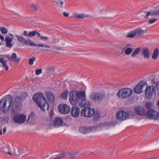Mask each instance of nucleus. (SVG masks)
<instances>
[{"mask_svg":"<svg viewBox=\"0 0 159 159\" xmlns=\"http://www.w3.org/2000/svg\"><path fill=\"white\" fill-rule=\"evenodd\" d=\"M147 85L148 84L145 81H140L134 88V92L138 94H140L143 92V87Z\"/></svg>","mask_w":159,"mask_h":159,"instance_id":"obj_9","label":"nucleus"},{"mask_svg":"<svg viewBox=\"0 0 159 159\" xmlns=\"http://www.w3.org/2000/svg\"><path fill=\"white\" fill-rule=\"evenodd\" d=\"M108 125L109 124H107V123H105V126H106V125Z\"/></svg>","mask_w":159,"mask_h":159,"instance_id":"obj_57","label":"nucleus"},{"mask_svg":"<svg viewBox=\"0 0 159 159\" xmlns=\"http://www.w3.org/2000/svg\"><path fill=\"white\" fill-rule=\"evenodd\" d=\"M45 95L50 103L54 102L55 100V97L52 93L50 92H47L45 93Z\"/></svg>","mask_w":159,"mask_h":159,"instance_id":"obj_19","label":"nucleus"},{"mask_svg":"<svg viewBox=\"0 0 159 159\" xmlns=\"http://www.w3.org/2000/svg\"><path fill=\"white\" fill-rule=\"evenodd\" d=\"M0 62L2 64L3 66L5 68L6 70L9 69V67L7 64L6 61L2 57H0Z\"/></svg>","mask_w":159,"mask_h":159,"instance_id":"obj_28","label":"nucleus"},{"mask_svg":"<svg viewBox=\"0 0 159 159\" xmlns=\"http://www.w3.org/2000/svg\"><path fill=\"white\" fill-rule=\"evenodd\" d=\"M157 7L158 8H159V5H158Z\"/></svg>","mask_w":159,"mask_h":159,"instance_id":"obj_58","label":"nucleus"},{"mask_svg":"<svg viewBox=\"0 0 159 159\" xmlns=\"http://www.w3.org/2000/svg\"><path fill=\"white\" fill-rule=\"evenodd\" d=\"M109 126H111V125H109Z\"/></svg>","mask_w":159,"mask_h":159,"instance_id":"obj_60","label":"nucleus"},{"mask_svg":"<svg viewBox=\"0 0 159 159\" xmlns=\"http://www.w3.org/2000/svg\"><path fill=\"white\" fill-rule=\"evenodd\" d=\"M53 122L55 126L58 127L62 125L63 120L62 119L59 117H55L54 118Z\"/></svg>","mask_w":159,"mask_h":159,"instance_id":"obj_20","label":"nucleus"},{"mask_svg":"<svg viewBox=\"0 0 159 159\" xmlns=\"http://www.w3.org/2000/svg\"><path fill=\"white\" fill-rule=\"evenodd\" d=\"M15 152L16 154L14 155V157L15 156H19L20 155L23 154L24 152V151L22 149H19L18 150V151L16 152V150L15 149Z\"/></svg>","mask_w":159,"mask_h":159,"instance_id":"obj_32","label":"nucleus"},{"mask_svg":"<svg viewBox=\"0 0 159 159\" xmlns=\"http://www.w3.org/2000/svg\"><path fill=\"white\" fill-rule=\"evenodd\" d=\"M145 106L146 108L148 109L149 110L150 109V108L152 107V105L150 102H147L145 103Z\"/></svg>","mask_w":159,"mask_h":159,"instance_id":"obj_38","label":"nucleus"},{"mask_svg":"<svg viewBox=\"0 0 159 159\" xmlns=\"http://www.w3.org/2000/svg\"><path fill=\"white\" fill-rule=\"evenodd\" d=\"M63 15L66 17L68 16L69 15V13L66 12H64L63 13Z\"/></svg>","mask_w":159,"mask_h":159,"instance_id":"obj_46","label":"nucleus"},{"mask_svg":"<svg viewBox=\"0 0 159 159\" xmlns=\"http://www.w3.org/2000/svg\"><path fill=\"white\" fill-rule=\"evenodd\" d=\"M52 49H55L57 50H61L62 49V48L61 47H56L53 46L51 48Z\"/></svg>","mask_w":159,"mask_h":159,"instance_id":"obj_45","label":"nucleus"},{"mask_svg":"<svg viewBox=\"0 0 159 159\" xmlns=\"http://www.w3.org/2000/svg\"><path fill=\"white\" fill-rule=\"evenodd\" d=\"M6 131V128L5 127H4L3 129V133L4 134L5 133Z\"/></svg>","mask_w":159,"mask_h":159,"instance_id":"obj_50","label":"nucleus"},{"mask_svg":"<svg viewBox=\"0 0 159 159\" xmlns=\"http://www.w3.org/2000/svg\"><path fill=\"white\" fill-rule=\"evenodd\" d=\"M124 51V53L125 55H128L130 54L132 52L133 49L132 48H127L125 49V50H123L121 52H120L119 51H117L116 52H117V56H120V55L122 54L123 53Z\"/></svg>","mask_w":159,"mask_h":159,"instance_id":"obj_21","label":"nucleus"},{"mask_svg":"<svg viewBox=\"0 0 159 159\" xmlns=\"http://www.w3.org/2000/svg\"><path fill=\"white\" fill-rule=\"evenodd\" d=\"M140 51V48H136L134 51L133 52V53L131 55V57H136V55L138 54L139 52Z\"/></svg>","mask_w":159,"mask_h":159,"instance_id":"obj_31","label":"nucleus"},{"mask_svg":"<svg viewBox=\"0 0 159 159\" xmlns=\"http://www.w3.org/2000/svg\"><path fill=\"white\" fill-rule=\"evenodd\" d=\"M30 7L33 10L35 11L37 9L36 6L34 4L31 5L30 6Z\"/></svg>","mask_w":159,"mask_h":159,"instance_id":"obj_43","label":"nucleus"},{"mask_svg":"<svg viewBox=\"0 0 159 159\" xmlns=\"http://www.w3.org/2000/svg\"><path fill=\"white\" fill-rule=\"evenodd\" d=\"M26 118V116L23 114H16L14 116L13 120L16 123L22 124L25 122Z\"/></svg>","mask_w":159,"mask_h":159,"instance_id":"obj_10","label":"nucleus"},{"mask_svg":"<svg viewBox=\"0 0 159 159\" xmlns=\"http://www.w3.org/2000/svg\"><path fill=\"white\" fill-rule=\"evenodd\" d=\"M129 117L128 114L123 111H119L116 114V117L119 120H123L127 119Z\"/></svg>","mask_w":159,"mask_h":159,"instance_id":"obj_14","label":"nucleus"},{"mask_svg":"<svg viewBox=\"0 0 159 159\" xmlns=\"http://www.w3.org/2000/svg\"><path fill=\"white\" fill-rule=\"evenodd\" d=\"M37 34V36L38 38H40V39L41 38V35L40 33L37 32V34Z\"/></svg>","mask_w":159,"mask_h":159,"instance_id":"obj_49","label":"nucleus"},{"mask_svg":"<svg viewBox=\"0 0 159 159\" xmlns=\"http://www.w3.org/2000/svg\"><path fill=\"white\" fill-rule=\"evenodd\" d=\"M0 30L2 34H6L8 32L7 30L4 27H1Z\"/></svg>","mask_w":159,"mask_h":159,"instance_id":"obj_37","label":"nucleus"},{"mask_svg":"<svg viewBox=\"0 0 159 159\" xmlns=\"http://www.w3.org/2000/svg\"><path fill=\"white\" fill-rule=\"evenodd\" d=\"M23 35L26 36H29V34H28L26 31L25 30L23 32Z\"/></svg>","mask_w":159,"mask_h":159,"instance_id":"obj_47","label":"nucleus"},{"mask_svg":"<svg viewBox=\"0 0 159 159\" xmlns=\"http://www.w3.org/2000/svg\"><path fill=\"white\" fill-rule=\"evenodd\" d=\"M37 34V31H33L30 32L29 33V36L30 37H32L35 36Z\"/></svg>","mask_w":159,"mask_h":159,"instance_id":"obj_40","label":"nucleus"},{"mask_svg":"<svg viewBox=\"0 0 159 159\" xmlns=\"http://www.w3.org/2000/svg\"><path fill=\"white\" fill-rule=\"evenodd\" d=\"M75 156V154L71 153H67L66 152H63L60 155H57L56 157L53 158L54 159H58L60 158H63L64 157H69L70 158H73Z\"/></svg>","mask_w":159,"mask_h":159,"instance_id":"obj_18","label":"nucleus"},{"mask_svg":"<svg viewBox=\"0 0 159 159\" xmlns=\"http://www.w3.org/2000/svg\"><path fill=\"white\" fill-rule=\"evenodd\" d=\"M156 94V89L154 86H147L145 90V96L148 99H151L153 96L155 97Z\"/></svg>","mask_w":159,"mask_h":159,"instance_id":"obj_7","label":"nucleus"},{"mask_svg":"<svg viewBox=\"0 0 159 159\" xmlns=\"http://www.w3.org/2000/svg\"><path fill=\"white\" fill-rule=\"evenodd\" d=\"M15 149H11L8 145L4 144L2 141L0 142V152L5 156L14 157L16 154Z\"/></svg>","mask_w":159,"mask_h":159,"instance_id":"obj_4","label":"nucleus"},{"mask_svg":"<svg viewBox=\"0 0 159 159\" xmlns=\"http://www.w3.org/2000/svg\"><path fill=\"white\" fill-rule=\"evenodd\" d=\"M2 134V130H1L0 131V134Z\"/></svg>","mask_w":159,"mask_h":159,"instance_id":"obj_54","label":"nucleus"},{"mask_svg":"<svg viewBox=\"0 0 159 159\" xmlns=\"http://www.w3.org/2000/svg\"><path fill=\"white\" fill-rule=\"evenodd\" d=\"M157 20V19L156 18L152 19L151 20H150L149 22V23L152 24L154 23L155 22H156Z\"/></svg>","mask_w":159,"mask_h":159,"instance_id":"obj_42","label":"nucleus"},{"mask_svg":"<svg viewBox=\"0 0 159 159\" xmlns=\"http://www.w3.org/2000/svg\"><path fill=\"white\" fill-rule=\"evenodd\" d=\"M150 119L157 120L159 116L158 112L153 109H149L146 113V115Z\"/></svg>","mask_w":159,"mask_h":159,"instance_id":"obj_12","label":"nucleus"},{"mask_svg":"<svg viewBox=\"0 0 159 159\" xmlns=\"http://www.w3.org/2000/svg\"><path fill=\"white\" fill-rule=\"evenodd\" d=\"M97 128L96 126L86 127L84 126L80 127L79 129L80 132L83 134H86L90 132L95 131L97 130Z\"/></svg>","mask_w":159,"mask_h":159,"instance_id":"obj_11","label":"nucleus"},{"mask_svg":"<svg viewBox=\"0 0 159 159\" xmlns=\"http://www.w3.org/2000/svg\"><path fill=\"white\" fill-rule=\"evenodd\" d=\"M7 100L5 98H2L0 102V108L1 111L5 112L6 110Z\"/></svg>","mask_w":159,"mask_h":159,"instance_id":"obj_22","label":"nucleus"},{"mask_svg":"<svg viewBox=\"0 0 159 159\" xmlns=\"http://www.w3.org/2000/svg\"><path fill=\"white\" fill-rule=\"evenodd\" d=\"M158 11H156L154 12H153L152 14L150 12H148L147 13L146 15L144 16V17L145 18H148V16H149L150 15H157V14H158Z\"/></svg>","mask_w":159,"mask_h":159,"instance_id":"obj_36","label":"nucleus"},{"mask_svg":"<svg viewBox=\"0 0 159 159\" xmlns=\"http://www.w3.org/2000/svg\"><path fill=\"white\" fill-rule=\"evenodd\" d=\"M68 93L69 92L67 90L64 91L60 96V98L63 99H67Z\"/></svg>","mask_w":159,"mask_h":159,"instance_id":"obj_30","label":"nucleus"},{"mask_svg":"<svg viewBox=\"0 0 159 159\" xmlns=\"http://www.w3.org/2000/svg\"><path fill=\"white\" fill-rule=\"evenodd\" d=\"M126 36L127 37L129 38H133L135 36L134 30L129 32L126 35Z\"/></svg>","mask_w":159,"mask_h":159,"instance_id":"obj_33","label":"nucleus"},{"mask_svg":"<svg viewBox=\"0 0 159 159\" xmlns=\"http://www.w3.org/2000/svg\"><path fill=\"white\" fill-rule=\"evenodd\" d=\"M42 72V69H37L36 70L35 74L37 75H39Z\"/></svg>","mask_w":159,"mask_h":159,"instance_id":"obj_41","label":"nucleus"},{"mask_svg":"<svg viewBox=\"0 0 159 159\" xmlns=\"http://www.w3.org/2000/svg\"><path fill=\"white\" fill-rule=\"evenodd\" d=\"M69 101L72 105H75L79 103L83 107H86L90 104V102L86 100V94L84 91H71L69 94Z\"/></svg>","mask_w":159,"mask_h":159,"instance_id":"obj_1","label":"nucleus"},{"mask_svg":"<svg viewBox=\"0 0 159 159\" xmlns=\"http://www.w3.org/2000/svg\"><path fill=\"white\" fill-rule=\"evenodd\" d=\"M159 51L158 48H156L152 56V58L153 60L156 59L159 55Z\"/></svg>","mask_w":159,"mask_h":159,"instance_id":"obj_29","label":"nucleus"},{"mask_svg":"<svg viewBox=\"0 0 159 159\" xmlns=\"http://www.w3.org/2000/svg\"><path fill=\"white\" fill-rule=\"evenodd\" d=\"M52 111H51V112H50V115H51V113H52Z\"/></svg>","mask_w":159,"mask_h":159,"instance_id":"obj_59","label":"nucleus"},{"mask_svg":"<svg viewBox=\"0 0 159 159\" xmlns=\"http://www.w3.org/2000/svg\"><path fill=\"white\" fill-rule=\"evenodd\" d=\"M132 93L133 90L130 89L122 88L118 91L117 93V96L120 98L124 99L130 97Z\"/></svg>","mask_w":159,"mask_h":159,"instance_id":"obj_6","label":"nucleus"},{"mask_svg":"<svg viewBox=\"0 0 159 159\" xmlns=\"http://www.w3.org/2000/svg\"><path fill=\"white\" fill-rule=\"evenodd\" d=\"M135 37H139L143 35L144 31L140 28H138L134 30Z\"/></svg>","mask_w":159,"mask_h":159,"instance_id":"obj_27","label":"nucleus"},{"mask_svg":"<svg viewBox=\"0 0 159 159\" xmlns=\"http://www.w3.org/2000/svg\"><path fill=\"white\" fill-rule=\"evenodd\" d=\"M152 82L154 83V80H152Z\"/></svg>","mask_w":159,"mask_h":159,"instance_id":"obj_55","label":"nucleus"},{"mask_svg":"<svg viewBox=\"0 0 159 159\" xmlns=\"http://www.w3.org/2000/svg\"><path fill=\"white\" fill-rule=\"evenodd\" d=\"M58 110L61 113L66 114L68 113L70 111V108L66 104H61L58 107Z\"/></svg>","mask_w":159,"mask_h":159,"instance_id":"obj_13","label":"nucleus"},{"mask_svg":"<svg viewBox=\"0 0 159 159\" xmlns=\"http://www.w3.org/2000/svg\"><path fill=\"white\" fill-rule=\"evenodd\" d=\"M157 105L159 107V100L157 103Z\"/></svg>","mask_w":159,"mask_h":159,"instance_id":"obj_53","label":"nucleus"},{"mask_svg":"<svg viewBox=\"0 0 159 159\" xmlns=\"http://www.w3.org/2000/svg\"><path fill=\"white\" fill-rule=\"evenodd\" d=\"M49 39V38L47 36H41V37L40 39L43 40H46L48 39Z\"/></svg>","mask_w":159,"mask_h":159,"instance_id":"obj_44","label":"nucleus"},{"mask_svg":"<svg viewBox=\"0 0 159 159\" xmlns=\"http://www.w3.org/2000/svg\"><path fill=\"white\" fill-rule=\"evenodd\" d=\"M13 39L9 36H7L5 38V41L6 42V46L7 47L11 48L13 46L12 42Z\"/></svg>","mask_w":159,"mask_h":159,"instance_id":"obj_23","label":"nucleus"},{"mask_svg":"<svg viewBox=\"0 0 159 159\" xmlns=\"http://www.w3.org/2000/svg\"><path fill=\"white\" fill-rule=\"evenodd\" d=\"M80 109L76 106H74L72 107L70 113L71 116L73 117H77L80 114Z\"/></svg>","mask_w":159,"mask_h":159,"instance_id":"obj_16","label":"nucleus"},{"mask_svg":"<svg viewBox=\"0 0 159 159\" xmlns=\"http://www.w3.org/2000/svg\"><path fill=\"white\" fill-rule=\"evenodd\" d=\"M90 105H91V104ZM90 105L86 107H87V108H83L81 110V114L82 116L89 117V116L88 115H89V112H88V111H89V107H87L89 106Z\"/></svg>","mask_w":159,"mask_h":159,"instance_id":"obj_24","label":"nucleus"},{"mask_svg":"<svg viewBox=\"0 0 159 159\" xmlns=\"http://www.w3.org/2000/svg\"><path fill=\"white\" fill-rule=\"evenodd\" d=\"M89 111H88L89 112V115H88L89 116V117L92 116L95 113V111L94 109L93 108H91L89 107Z\"/></svg>","mask_w":159,"mask_h":159,"instance_id":"obj_34","label":"nucleus"},{"mask_svg":"<svg viewBox=\"0 0 159 159\" xmlns=\"http://www.w3.org/2000/svg\"><path fill=\"white\" fill-rule=\"evenodd\" d=\"M157 86L159 90V81L157 83Z\"/></svg>","mask_w":159,"mask_h":159,"instance_id":"obj_51","label":"nucleus"},{"mask_svg":"<svg viewBox=\"0 0 159 159\" xmlns=\"http://www.w3.org/2000/svg\"><path fill=\"white\" fill-rule=\"evenodd\" d=\"M35 58L33 57L29 59V64L30 65H32L34 64V62L35 60Z\"/></svg>","mask_w":159,"mask_h":159,"instance_id":"obj_39","label":"nucleus"},{"mask_svg":"<svg viewBox=\"0 0 159 159\" xmlns=\"http://www.w3.org/2000/svg\"><path fill=\"white\" fill-rule=\"evenodd\" d=\"M9 35L13 37H14V36H13V34H9Z\"/></svg>","mask_w":159,"mask_h":159,"instance_id":"obj_52","label":"nucleus"},{"mask_svg":"<svg viewBox=\"0 0 159 159\" xmlns=\"http://www.w3.org/2000/svg\"><path fill=\"white\" fill-rule=\"evenodd\" d=\"M44 51H49V50L46 49Z\"/></svg>","mask_w":159,"mask_h":159,"instance_id":"obj_56","label":"nucleus"},{"mask_svg":"<svg viewBox=\"0 0 159 159\" xmlns=\"http://www.w3.org/2000/svg\"><path fill=\"white\" fill-rule=\"evenodd\" d=\"M136 113L139 115L145 116L146 115V111L144 108L141 106H138L135 108Z\"/></svg>","mask_w":159,"mask_h":159,"instance_id":"obj_15","label":"nucleus"},{"mask_svg":"<svg viewBox=\"0 0 159 159\" xmlns=\"http://www.w3.org/2000/svg\"><path fill=\"white\" fill-rule=\"evenodd\" d=\"M17 38L19 41L21 43H24L27 45H30L31 46H38L39 47H45L46 48H50L51 47L50 46L47 44L39 43L37 44H35L33 42L30 40H28L25 39L24 37L20 36L19 35H17L15 36Z\"/></svg>","mask_w":159,"mask_h":159,"instance_id":"obj_5","label":"nucleus"},{"mask_svg":"<svg viewBox=\"0 0 159 159\" xmlns=\"http://www.w3.org/2000/svg\"><path fill=\"white\" fill-rule=\"evenodd\" d=\"M33 100L42 111H45L48 108L49 103L43 93L39 92L34 94Z\"/></svg>","mask_w":159,"mask_h":159,"instance_id":"obj_3","label":"nucleus"},{"mask_svg":"<svg viewBox=\"0 0 159 159\" xmlns=\"http://www.w3.org/2000/svg\"><path fill=\"white\" fill-rule=\"evenodd\" d=\"M17 55L16 53H13L12 54L11 56L8 57L9 59L12 61L18 62L20 60V58H17Z\"/></svg>","mask_w":159,"mask_h":159,"instance_id":"obj_25","label":"nucleus"},{"mask_svg":"<svg viewBox=\"0 0 159 159\" xmlns=\"http://www.w3.org/2000/svg\"><path fill=\"white\" fill-rule=\"evenodd\" d=\"M141 55L145 59H148L150 56V50L147 48H144L142 49Z\"/></svg>","mask_w":159,"mask_h":159,"instance_id":"obj_17","label":"nucleus"},{"mask_svg":"<svg viewBox=\"0 0 159 159\" xmlns=\"http://www.w3.org/2000/svg\"><path fill=\"white\" fill-rule=\"evenodd\" d=\"M28 119H31L32 120L35 119V115L33 112H31L30 114L28 116Z\"/></svg>","mask_w":159,"mask_h":159,"instance_id":"obj_35","label":"nucleus"},{"mask_svg":"<svg viewBox=\"0 0 159 159\" xmlns=\"http://www.w3.org/2000/svg\"><path fill=\"white\" fill-rule=\"evenodd\" d=\"M63 2L62 1H60L59 2V5L60 7H63Z\"/></svg>","mask_w":159,"mask_h":159,"instance_id":"obj_48","label":"nucleus"},{"mask_svg":"<svg viewBox=\"0 0 159 159\" xmlns=\"http://www.w3.org/2000/svg\"><path fill=\"white\" fill-rule=\"evenodd\" d=\"M105 96L104 93L99 92H93L89 96V98L95 102L102 101Z\"/></svg>","mask_w":159,"mask_h":159,"instance_id":"obj_8","label":"nucleus"},{"mask_svg":"<svg viewBox=\"0 0 159 159\" xmlns=\"http://www.w3.org/2000/svg\"><path fill=\"white\" fill-rule=\"evenodd\" d=\"M74 17L78 19H82L83 18H86L88 16V15L85 14L77 13H74Z\"/></svg>","mask_w":159,"mask_h":159,"instance_id":"obj_26","label":"nucleus"},{"mask_svg":"<svg viewBox=\"0 0 159 159\" xmlns=\"http://www.w3.org/2000/svg\"><path fill=\"white\" fill-rule=\"evenodd\" d=\"M27 96V94L24 93L20 96H17L13 100L12 97L11 95H8L7 98L9 103L7 109L10 110L15 112L20 110L22 106V101L24 100Z\"/></svg>","mask_w":159,"mask_h":159,"instance_id":"obj_2","label":"nucleus"}]
</instances>
